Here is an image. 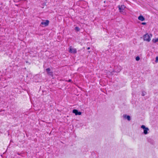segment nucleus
<instances>
[{
	"label": "nucleus",
	"instance_id": "nucleus-1",
	"mask_svg": "<svg viewBox=\"0 0 158 158\" xmlns=\"http://www.w3.org/2000/svg\"><path fill=\"white\" fill-rule=\"evenodd\" d=\"M121 67L120 66H114V69H110L111 73L112 75L114 74L112 73L113 72H115L116 73L119 72L121 70Z\"/></svg>",
	"mask_w": 158,
	"mask_h": 158
},
{
	"label": "nucleus",
	"instance_id": "nucleus-2",
	"mask_svg": "<svg viewBox=\"0 0 158 158\" xmlns=\"http://www.w3.org/2000/svg\"><path fill=\"white\" fill-rule=\"evenodd\" d=\"M152 37V35L151 34H146L143 36V39L144 40L149 42Z\"/></svg>",
	"mask_w": 158,
	"mask_h": 158
},
{
	"label": "nucleus",
	"instance_id": "nucleus-3",
	"mask_svg": "<svg viewBox=\"0 0 158 158\" xmlns=\"http://www.w3.org/2000/svg\"><path fill=\"white\" fill-rule=\"evenodd\" d=\"M141 128L143 130V133L145 135H147L148 134L149 132V129L148 127H146L144 125H142L141 126Z\"/></svg>",
	"mask_w": 158,
	"mask_h": 158
},
{
	"label": "nucleus",
	"instance_id": "nucleus-4",
	"mask_svg": "<svg viewBox=\"0 0 158 158\" xmlns=\"http://www.w3.org/2000/svg\"><path fill=\"white\" fill-rule=\"evenodd\" d=\"M118 8L119 10V12L122 14L124 13V9L126 8V6L124 5H119Z\"/></svg>",
	"mask_w": 158,
	"mask_h": 158
},
{
	"label": "nucleus",
	"instance_id": "nucleus-5",
	"mask_svg": "<svg viewBox=\"0 0 158 158\" xmlns=\"http://www.w3.org/2000/svg\"><path fill=\"white\" fill-rule=\"evenodd\" d=\"M49 21L48 20H46L45 21L42 22L41 23V24L43 27H45L48 26L49 24Z\"/></svg>",
	"mask_w": 158,
	"mask_h": 158
},
{
	"label": "nucleus",
	"instance_id": "nucleus-6",
	"mask_svg": "<svg viewBox=\"0 0 158 158\" xmlns=\"http://www.w3.org/2000/svg\"><path fill=\"white\" fill-rule=\"evenodd\" d=\"M69 52L70 53L75 54L77 52V50L76 49L72 48L70 47L69 48Z\"/></svg>",
	"mask_w": 158,
	"mask_h": 158
},
{
	"label": "nucleus",
	"instance_id": "nucleus-7",
	"mask_svg": "<svg viewBox=\"0 0 158 158\" xmlns=\"http://www.w3.org/2000/svg\"><path fill=\"white\" fill-rule=\"evenodd\" d=\"M73 113H74L76 115H81V112H79L77 110L74 109L73 111Z\"/></svg>",
	"mask_w": 158,
	"mask_h": 158
},
{
	"label": "nucleus",
	"instance_id": "nucleus-8",
	"mask_svg": "<svg viewBox=\"0 0 158 158\" xmlns=\"http://www.w3.org/2000/svg\"><path fill=\"white\" fill-rule=\"evenodd\" d=\"M138 19L139 20L141 21H143L145 20L143 16L141 15H140L139 16Z\"/></svg>",
	"mask_w": 158,
	"mask_h": 158
},
{
	"label": "nucleus",
	"instance_id": "nucleus-9",
	"mask_svg": "<svg viewBox=\"0 0 158 158\" xmlns=\"http://www.w3.org/2000/svg\"><path fill=\"white\" fill-rule=\"evenodd\" d=\"M123 117L124 118L127 119L128 121H130L131 120L130 117L129 115H123Z\"/></svg>",
	"mask_w": 158,
	"mask_h": 158
},
{
	"label": "nucleus",
	"instance_id": "nucleus-10",
	"mask_svg": "<svg viewBox=\"0 0 158 158\" xmlns=\"http://www.w3.org/2000/svg\"><path fill=\"white\" fill-rule=\"evenodd\" d=\"M152 41L154 43H156L158 41V38L156 39H153L152 40Z\"/></svg>",
	"mask_w": 158,
	"mask_h": 158
},
{
	"label": "nucleus",
	"instance_id": "nucleus-11",
	"mask_svg": "<svg viewBox=\"0 0 158 158\" xmlns=\"http://www.w3.org/2000/svg\"><path fill=\"white\" fill-rule=\"evenodd\" d=\"M48 73V75H49L51 76H53V73L52 72L50 71L49 72H48V73Z\"/></svg>",
	"mask_w": 158,
	"mask_h": 158
},
{
	"label": "nucleus",
	"instance_id": "nucleus-12",
	"mask_svg": "<svg viewBox=\"0 0 158 158\" xmlns=\"http://www.w3.org/2000/svg\"><path fill=\"white\" fill-rule=\"evenodd\" d=\"M75 30L77 31H79L80 30V29L78 27H76L75 28Z\"/></svg>",
	"mask_w": 158,
	"mask_h": 158
},
{
	"label": "nucleus",
	"instance_id": "nucleus-13",
	"mask_svg": "<svg viewBox=\"0 0 158 158\" xmlns=\"http://www.w3.org/2000/svg\"><path fill=\"white\" fill-rule=\"evenodd\" d=\"M135 59L136 60L138 61L139 60L140 58L139 56H137L136 57Z\"/></svg>",
	"mask_w": 158,
	"mask_h": 158
},
{
	"label": "nucleus",
	"instance_id": "nucleus-14",
	"mask_svg": "<svg viewBox=\"0 0 158 158\" xmlns=\"http://www.w3.org/2000/svg\"><path fill=\"white\" fill-rule=\"evenodd\" d=\"M158 56H157L156 57V58L155 62H156L157 63L158 62Z\"/></svg>",
	"mask_w": 158,
	"mask_h": 158
},
{
	"label": "nucleus",
	"instance_id": "nucleus-15",
	"mask_svg": "<svg viewBox=\"0 0 158 158\" xmlns=\"http://www.w3.org/2000/svg\"><path fill=\"white\" fill-rule=\"evenodd\" d=\"M46 71L47 72V73L50 71V68H47L46 69Z\"/></svg>",
	"mask_w": 158,
	"mask_h": 158
},
{
	"label": "nucleus",
	"instance_id": "nucleus-16",
	"mask_svg": "<svg viewBox=\"0 0 158 158\" xmlns=\"http://www.w3.org/2000/svg\"><path fill=\"white\" fill-rule=\"evenodd\" d=\"M142 24L143 25H145L146 24V23L145 22H143L142 23Z\"/></svg>",
	"mask_w": 158,
	"mask_h": 158
},
{
	"label": "nucleus",
	"instance_id": "nucleus-17",
	"mask_svg": "<svg viewBox=\"0 0 158 158\" xmlns=\"http://www.w3.org/2000/svg\"><path fill=\"white\" fill-rule=\"evenodd\" d=\"M68 81L69 82H71L72 81V80L71 79H69Z\"/></svg>",
	"mask_w": 158,
	"mask_h": 158
},
{
	"label": "nucleus",
	"instance_id": "nucleus-18",
	"mask_svg": "<svg viewBox=\"0 0 158 158\" xmlns=\"http://www.w3.org/2000/svg\"><path fill=\"white\" fill-rule=\"evenodd\" d=\"M142 95L143 96H144L145 95V94L143 92L142 93Z\"/></svg>",
	"mask_w": 158,
	"mask_h": 158
},
{
	"label": "nucleus",
	"instance_id": "nucleus-19",
	"mask_svg": "<svg viewBox=\"0 0 158 158\" xmlns=\"http://www.w3.org/2000/svg\"><path fill=\"white\" fill-rule=\"evenodd\" d=\"M90 49V47H88L87 48V49L88 50H89Z\"/></svg>",
	"mask_w": 158,
	"mask_h": 158
}]
</instances>
